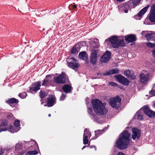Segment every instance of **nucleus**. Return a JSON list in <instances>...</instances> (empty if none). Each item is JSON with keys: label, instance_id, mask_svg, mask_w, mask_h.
I'll return each instance as SVG.
<instances>
[{"label": "nucleus", "instance_id": "nucleus-59", "mask_svg": "<svg viewBox=\"0 0 155 155\" xmlns=\"http://www.w3.org/2000/svg\"><path fill=\"white\" fill-rule=\"evenodd\" d=\"M153 87H155V84L153 85Z\"/></svg>", "mask_w": 155, "mask_h": 155}, {"label": "nucleus", "instance_id": "nucleus-60", "mask_svg": "<svg viewBox=\"0 0 155 155\" xmlns=\"http://www.w3.org/2000/svg\"><path fill=\"white\" fill-rule=\"evenodd\" d=\"M143 32H143V31L142 32V34H143Z\"/></svg>", "mask_w": 155, "mask_h": 155}, {"label": "nucleus", "instance_id": "nucleus-37", "mask_svg": "<svg viewBox=\"0 0 155 155\" xmlns=\"http://www.w3.org/2000/svg\"><path fill=\"white\" fill-rule=\"evenodd\" d=\"M71 6H72L73 9H75L77 7V5H76L74 3L71 4L69 5L68 7V8L70 10H71Z\"/></svg>", "mask_w": 155, "mask_h": 155}, {"label": "nucleus", "instance_id": "nucleus-27", "mask_svg": "<svg viewBox=\"0 0 155 155\" xmlns=\"http://www.w3.org/2000/svg\"><path fill=\"white\" fill-rule=\"evenodd\" d=\"M141 0H130L129 1V3H130L133 7H135L138 4Z\"/></svg>", "mask_w": 155, "mask_h": 155}, {"label": "nucleus", "instance_id": "nucleus-23", "mask_svg": "<svg viewBox=\"0 0 155 155\" xmlns=\"http://www.w3.org/2000/svg\"><path fill=\"white\" fill-rule=\"evenodd\" d=\"M7 125V124L6 122H3L1 123L0 124V132L7 130V127H6Z\"/></svg>", "mask_w": 155, "mask_h": 155}, {"label": "nucleus", "instance_id": "nucleus-53", "mask_svg": "<svg viewBox=\"0 0 155 155\" xmlns=\"http://www.w3.org/2000/svg\"><path fill=\"white\" fill-rule=\"evenodd\" d=\"M93 147H94V150H96V147H95V146H91L90 147V148H92Z\"/></svg>", "mask_w": 155, "mask_h": 155}, {"label": "nucleus", "instance_id": "nucleus-26", "mask_svg": "<svg viewBox=\"0 0 155 155\" xmlns=\"http://www.w3.org/2000/svg\"><path fill=\"white\" fill-rule=\"evenodd\" d=\"M80 48L78 45H74L71 50V52L72 53L75 54L77 52H78V49H80Z\"/></svg>", "mask_w": 155, "mask_h": 155}, {"label": "nucleus", "instance_id": "nucleus-49", "mask_svg": "<svg viewBox=\"0 0 155 155\" xmlns=\"http://www.w3.org/2000/svg\"><path fill=\"white\" fill-rule=\"evenodd\" d=\"M26 152V151H23L22 152L19 151V153H20V155H22L23 154H24L25 152Z\"/></svg>", "mask_w": 155, "mask_h": 155}, {"label": "nucleus", "instance_id": "nucleus-38", "mask_svg": "<svg viewBox=\"0 0 155 155\" xmlns=\"http://www.w3.org/2000/svg\"><path fill=\"white\" fill-rule=\"evenodd\" d=\"M18 96L21 98H25L27 96V94L26 93H24L23 94H19Z\"/></svg>", "mask_w": 155, "mask_h": 155}, {"label": "nucleus", "instance_id": "nucleus-48", "mask_svg": "<svg viewBox=\"0 0 155 155\" xmlns=\"http://www.w3.org/2000/svg\"><path fill=\"white\" fill-rule=\"evenodd\" d=\"M117 155H125V154L122 152H119L117 153Z\"/></svg>", "mask_w": 155, "mask_h": 155}, {"label": "nucleus", "instance_id": "nucleus-45", "mask_svg": "<svg viewBox=\"0 0 155 155\" xmlns=\"http://www.w3.org/2000/svg\"><path fill=\"white\" fill-rule=\"evenodd\" d=\"M21 145L19 144H16V146H15V148H16V149L17 150V149L19 150H20V149H19L18 148H19V147H20V148H21Z\"/></svg>", "mask_w": 155, "mask_h": 155}, {"label": "nucleus", "instance_id": "nucleus-32", "mask_svg": "<svg viewBox=\"0 0 155 155\" xmlns=\"http://www.w3.org/2000/svg\"><path fill=\"white\" fill-rule=\"evenodd\" d=\"M48 93L44 91H41L40 93V96L41 99H42L46 96Z\"/></svg>", "mask_w": 155, "mask_h": 155}, {"label": "nucleus", "instance_id": "nucleus-4", "mask_svg": "<svg viewBox=\"0 0 155 155\" xmlns=\"http://www.w3.org/2000/svg\"><path fill=\"white\" fill-rule=\"evenodd\" d=\"M150 74L148 71H143L140 75L139 80L140 83L143 84H146L149 80Z\"/></svg>", "mask_w": 155, "mask_h": 155}, {"label": "nucleus", "instance_id": "nucleus-25", "mask_svg": "<svg viewBox=\"0 0 155 155\" xmlns=\"http://www.w3.org/2000/svg\"><path fill=\"white\" fill-rule=\"evenodd\" d=\"M79 57L83 60L86 59L87 57V55L86 52L83 51L80 52L79 54Z\"/></svg>", "mask_w": 155, "mask_h": 155}, {"label": "nucleus", "instance_id": "nucleus-47", "mask_svg": "<svg viewBox=\"0 0 155 155\" xmlns=\"http://www.w3.org/2000/svg\"><path fill=\"white\" fill-rule=\"evenodd\" d=\"M88 137H89V136H88V135L86 134H84L83 138L88 139Z\"/></svg>", "mask_w": 155, "mask_h": 155}, {"label": "nucleus", "instance_id": "nucleus-9", "mask_svg": "<svg viewBox=\"0 0 155 155\" xmlns=\"http://www.w3.org/2000/svg\"><path fill=\"white\" fill-rule=\"evenodd\" d=\"M71 59L72 61L69 63V66L72 69L76 71L79 67V64L78 61L76 60L74 58H72Z\"/></svg>", "mask_w": 155, "mask_h": 155}, {"label": "nucleus", "instance_id": "nucleus-39", "mask_svg": "<svg viewBox=\"0 0 155 155\" xmlns=\"http://www.w3.org/2000/svg\"><path fill=\"white\" fill-rule=\"evenodd\" d=\"M7 118L8 119L13 120L14 119L13 115L12 114H9L7 116Z\"/></svg>", "mask_w": 155, "mask_h": 155}, {"label": "nucleus", "instance_id": "nucleus-17", "mask_svg": "<svg viewBox=\"0 0 155 155\" xmlns=\"http://www.w3.org/2000/svg\"><path fill=\"white\" fill-rule=\"evenodd\" d=\"M143 111L146 115L150 117H153L155 115L154 112L151 110L148 107L144 108Z\"/></svg>", "mask_w": 155, "mask_h": 155}, {"label": "nucleus", "instance_id": "nucleus-30", "mask_svg": "<svg viewBox=\"0 0 155 155\" xmlns=\"http://www.w3.org/2000/svg\"><path fill=\"white\" fill-rule=\"evenodd\" d=\"M153 34L148 33L145 35V37L148 41H152V38L153 37Z\"/></svg>", "mask_w": 155, "mask_h": 155}, {"label": "nucleus", "instance_id": "nucleus-15", "mask_svg": "<svg viewBox=\"0 0 155 155\" xmlns=\"http://www.w3.org/2000/svg\"><path fill=\"white\" fill-rule=\"evenodd\" d=\"M55 98L53 96L48 97L47 98V103L46 105H44L45 106L51 107L55 103Z\"/></svg>", "mask_w": 155, "mask_h": 155}, {"label": "nucleus", "instance_id": "nucleus-1", "mask_svg": "<svg viewBox=\"0 0 155 155\" xmlns=\"http://www.w3.org/2000/svg\"><path fill=\"white\" fill-rule=\"evenodd\" d=\"M92 104L94 112L98 115H104L107 112V109L105 107L106 103H102L98 99L92 100Z\"/></svg>", "mask_w": 155, "mask_h": 155}, {"label": "nucleus", "instance_id": "nucleus-13", "mask_svg": "<svg viewBox=\"0 0 155 155\" xmlns=\"http://www.w3.org/2000/svg\"><path fill=\"white\" fill-rule=\"evenodd\" d=\"M132 138L135 140L136 138L139 139L140 135V132L139 130L136 128H133L132 130Z\"/></svg>", "mask_w": 155, "mask_h": 155}, {"label": "nucleus", "instance_id": "nucleus-31", "mask_svg": "<svg viewBox=\"0 0 155 155\" xmlns=\"http://www.w3.org/2000/svg\"><path fill=\"white\" fill-rule=\"evenodd\" d=\"M38 153V152L36 150L33 151H30L27 152L25 153L26 155H34L37 154Z\"/></svg>", "mask_w": 155, "mask_h": 155}, {"label": "nucleus", "instance_id": "nucleus-7", "mask_svg": "<svg viewBox=\"0 0 155 155\" xmlns=\"http://www.w3.org/2000/svg\"><path fill=\"white\" fill-rule=\"evenodd\" d=\"M133 8L132 5L129 3V1L123 3L118 7V9L121 11H123L125 13H127L128 10Z\"/></svg>", "mask_w": 155, "mask_h": 155}, {"label": "nucleus", "instance_id": "nucleus-54", "mask_svg": "<svg viewBox=\"0 0 155 155\" xmlns=\"http://www.w3.org/2000/svg\"><path fill=\"white\" fill-rule=\"evenodd\" d=\"M49 77H50V78H51V76L50 75H47L46 76V78H49Z\"/></svg>", "mask_w": 155, "mask_h": 155}, {"label": "nucleus", "instance_id": "nucleus-12", "mask_svg": "<svg viewBox=\"0 0 155 155\" xmlns=\"http://www.w3.org/2000/svg\"><path fill=\"white\" fill-rule=\"evenodd\" d=\"M111 54V53L109 51H107L101 57V63L107 62L110 58Z\"/></svg>", "mask_w": 155, "mask_h": 155}, {"label": "nucleus", "instance_id": "nucleus-33", "mask_svg": "<svg viewBox=\"0 0 155 155\" xmlns=\"http://www.w3.org/2000/svg\"><path fill=\"white\" fill-rule=\"evenodd\" d=\"M135 118L138 120H142L143 119V116L140 114H139L138 113H137L135 115Z\"/></svg>", "mask_w": 155, "mask_h": 155}, {"label": "nucleus", "instance_id": "nucleus-21", "mask_svg": "<svg viewBox=\"0 0 155 155\" xmlns=\"http://www.w3.org/2000/svg\"><path fill=\"white\" fill-rule=\"evenodd\" d=\"M149 7V5H147V6L144 7L143 8L141 9L138 13V16L140 17L142 16L147 11Z\"/></svg>", "mask_w": 155, "mask_h": 155}, {"label": "nucleus", "instance_id": "nucleus-14", "mask_svg": "<svg viewBox=\"0 0 155 155\" xmlns=\"http://www.w3.org/2000/svg\"><path fill=\"white\" fill-rule=\"evenodd\" d=\"M97 53L96 51L95 50H92L91 55V63L94 64L97 61Z\"/></svg>", "mask_w": 155, "mask_h": 155}, {"label": "nucleus", "instance_id": "nucleus-50", "mask_svg": "<svg viewBox=\"0 0 155 155\" xmlns=\"http://www.w3.org/2000/svg\"><path fill=\"white\" fill-rule=\"evenodd\" d=\"M151 41H155V35L153 34V37L152 38V39Z\"/></svg>", "mask_w": 155, "mask_h": 155}, {"label": "nucleus", "instance_id": "nucleus-3", "mask_svg": "<svg viewBox=\"0 0 155 155\" xmlns=\"http://www.w3.org/2000/svg\"><path fill=\"white\" fill-rule=\"evenodd\" d=\"M105 41L107 43L109 41L110 42L112 46L114 48H117L119 47H124L125 44L123 39H120L116 36H112L106 40Z\"/></svg>", "mask_w": 155, "mask_h": 155}, {"label": "nucleus", "instance_id": "nucleus-61", "mask_svg": "<svg viewBox=\"0 0 155 155\" xmlns=\"http://www.w3.org/2000/svg\"><path fill=\"white\" fill-rule=\"evenodd\" d=\"M43 103V102L41 103V104H42Z\"/></svg>", "mask_w": 155, "mask_h": 155}, {"label": "nucleus", "instance_id": "nucleus-19", "mask_svg": "<svg viewBox=\"0 0 155 155\" xmlns=\"http://www.w3.org/2000/svg\"><path fill=\"white\" fill-rule=\"evenodd\" d=\"M124 74L126 76L131 77L132 79H134L135 78L134 75V71L132 70H126L124 72Z\"/></svg>", "mask_w": 155, "mask_h": 155}, {"label": "nucleus", "instance_id": "nucleus-43", "mask_svg": "<svg viewBox=\"0 0 155 155\" xmlns=\"http://www.w3.org/2000/svg\"><path fill=\"white\" fill-rule=\"evenodd\" d=\"M83 143L84 144H87L88 143V139L85 138H83Z\"/></svg>", "mask_w": 155, "mask_h": 155}, {"label": "nucleus", "instance_id": "nucleus-55", "mask_svg": "<svg viewBox=\"0 0 155 155\" xmlns=\"http://www.w3.org/2000/svg\"><path fill=\"white\" fill-rule=\"evenodd\" d=\"M125 0H117V1L118 2H122L124 1Z\"/></svg>", "mask_w": 155, "mask_h": 155}, {"label": "nucleus", "instance_id": "nucleus-2", "mask_svg": "<svg viewBox=\"0 0 155 155\" xmlns=\"http://www.w3.org/2000/svg\"><path fill=\"white\" fill-rule=\"evenodd\" d=\"M130 134L127 131L122 132L116 142L117 147L121 149L127 148L129 143Z\"/></svg>", "mask_w": 155, "mask_h": 155}, {"label": "nucleus", "instance_id": "nucleus-29", "mask_svg": "<svg viewBox=\"0 0 155 155\" xmlns=\"http://www.w3.org/2000/svg\"><path fill=\"white\" fill-rule=\"evenodd\" d=\"M7 102L9 103H17L18 102V101L14 98H12L8 100Z\"/></svg>", "mask_w": 155, "mask_h": 155}, {"label": "nucleus", "instance_id": "nucleus-35", "mask_svg": "<svg viewBox=\"0 0 155 155\" xmlns=\"http://www.w3.org/2000/svg\"><path fill=\"white\" fill-rule=\"evenodd\" d=\"M20 125V121L18 120H16L14 123V125L15 127L18 128L19 127V126Z\"/></svg>", "mask_w": 155, "mask_h": 155}, {"label": "nucleus", "instance_id": "nucleus-6", "mask_svg": "<svg viewBox=\"0 0 155 155\" xmlns=\"http://www.w3.org/2000/svg\"><path fill=\"white\" fill-rule=\"evenodd\" d=\"M66 74L64 72L59 75L58 76L54 78V81L56 83L64 84L65 83Z\"/></svg>", "mask_w": 155, "mask_h": 155}, {"label": "nucleus", "instance_id": "nucleus-46", "mask_svg": "<svg viewBox=\"0 0 155 155\" xmlns=\"http://www.w3.org/2000/svg\"><path fill=\"white\" fill-rule=\"evenodd\" d=\"M65 98V95L63 94L60 97V100H63Z\"/></svg>", "mask_w": 155, "mask_h": 155}, {"label": "nucleus", "instance_id": "nucleus-36", "mask_svg": "<svg viewBox=\"0 0 155 155\" xmlns=\"http://www.w3.org/2000/svg\"><path fill=\"white\" fill-rule=\"evenodd\" d=\"M84 134L88 135L89 136V137H90L91 136V134L90 132L86 128L84 130Z\"/></svg>", "mask_w": 155, "mask_h": 155}, {"label": "nucleus", "instance_id": "nucleus-42", "mask_svg": "<svg viewBox=\"0 0 155 155\" xmlns=\"http://www.w3.org/2000/svg\"><path fill=\"white\" fill-rule=\"evenodd\" d=\"M117 153L118 151H117V150L114 149L113 150L110 155H117L118 153Z\"/></svg>", "mask_w": 155, "mask_h": 155}, {"label": "nucleus", "instance_id": "nucleus-41", "mask_svg": "<svg viewBox=\"0 0 155 155\" xmlns=\"http://www.w3.org/2000/svg\"><path fill=\"white\" fill-rule=\"evenodd\" d=\"M110 85H111L113 87H116L117 86V83L114 82H111L109 83Z\"/></svg>", "mask_w": 155, "mask_h": 155}, {"label": "nucleus", "instance_id": "nucleus-16", "mask_svg": "<svg viewBox=\"0 0 155 155\" xmlns=\"http://www.w3.org/2000/svg\"><path fill=\"white\" fill-rule=\"evenodd\" d=\"M125 40L128 43L133 42L136 40V37L134 35H130L125 36Z\"/></svg>", "mask_w": 155, "mask_h": 155}, {"label": "nucleus", "instance_id": "nucleus-40", "mask_svg": "<svg viewBox=\"0 0 155 155\" xmlns=\"http://www.w3.org/2000/svg\"><path fill=\"white\" fill-rule=\"evenodd\" d=\"M147 45L150 47L152 48L154 47L155 46V44H153L150 42H148L147 43Z\"/></svg>", "mask_w": 155, "mask_h": 155}, {"label": "nucleus", "instance_id": "nucleus-62", "mask_svg": "<svg viewBox=\"0 0 155 155\" xmlns=\"http://www.w3.org/2000/svg\"><path fill=\"white\" fill-rule=\"evenodd\" d=\"M95 41H94V42H95Z\"/></svg>", "mask_w": 155, "mask_h": 155}, {"label": "nucleus", "instance_id": "nucleus-28", "mask_svg": "<svg viewBox=\"0 0 155 155\" xmlns=\"http://www.w3.org/2000/svg\"><path fill=\"white\" fill-rule=\"evenodd\" d=\"M104 129L102 130H98L95 131L96 138H97L99 135L103 134L104 132Z\"/></svg>", "mask_w": 155, "mask_h": 155}, {"label": "nucleus", "instance_id": "nucleus-20", "mask_svg": "<svg viewBox=\"0 0 155 155\" xmlns=\"http://www.w3.org/2000/svg\"><path fill=\"white\" fill-rule=\"evenodd\" d=\"M88 107V112L91 115L90 117L92 119L97 121L98 120V118L93 113V110L91 108Z\"/></svg>", "mask_w": 155, "mask_h": 155}, {"label": "nucleus", "instance_id": "nucleus-34", "mask_svg": "<svg viewBox=\"0 0 155 155\" xmlns=\"http://www.w3.org/2000/svg\"><path fill=\"white\" fill-rule=\"evenodd\" d=\"M50 80L45 79L42 84V85L43 86H47L49 83Z\"/></svg>", "mask_w": 155, "mask_h": 155}, {"label": "nucleus", "instance_id": "nucleus-52", "mask_svg": "<svg viewBox=\"0 0 155 155\" xmlns=\"http://www.w3.org/2000/svg\"><path fill=\"white\" fill-rule=\"evenodd\" d=\"M153 54L155 58V50L153 51Z\"/></svg>", "mask_w": 155, "mask_h": 155}, {"label": "nucleus", "instance_id": "nucleus-5", "mask_svg": "<svg viewBox=\"0 0 155 155\" xmlns=\"http://www.w3.org/2000/svg\"><path fill=\"white\" fill-rule=\"evenodd\" d=\"M121 99L118 96L116 97L111 98L110 101L109 103L110 105L113 108L116 109L119 107Z\"/></svg>", "mask_w": 155, "mask_h": 155}, {"label": "nucleus", "instance_id": "nucleus-57", "mask_svg": "<svg viewBox=\"0 0 155 155\" xmlns=\"http://www.w3.org/2000/svg\"><path fill=\"white\" fill-rule=\"evenodd\" d=\"M48 116H49V117H50V116H51V114H48Z\"/></svg>", "mask_w": 155, "mask_h": 155}, {"label": "nucleus", "instance_id": "nucleus-24", "mask_svg": "<svg viewBox=\"0 0 155 155\" xmlns=\"http://www.w3.org/2000/svg\"><path fill=\"white\" fill-rule=\"evenodd\" d=\"M20 129V127L16 128L15 127H13L12 126H10L8 129V131L12 133L16 132Z\"/></svg>", "mask_w": 155, "mask_h": 155}, {"label": "nucleus", "instance_id": "nucleus-11", "mask_svg": "<svg viewBox=\"0 0 155 155\" xmlns=\"http://www.w3.org/2000/svg\"><path fill=\"white\" fill-rule=\"evenodd\" d=\"M149 15V20L152 22L155 21V4L151 7Z\"/></svg>", "mask_w": 155, "mask_h": 155}, {"label": "nucleus", "instance_id": "nucleus-56", "mask_svg": "<svg viewBox=\"0 0 155 155\" xmlns=\"http://www.w3.org/2000/svg\"><path fill=\"white\" fill-rule=\"evenodd\" d=\"M86 146H84V147H83L82 148V150H83V149H84V148H85V147H86Z\"/></svg>", "mask_w": 155, "mask_h": 155}, {"label": "nucleus", "instance_id": "nucleus-58", "mask_svg": "<svg viewBox=\"0 0 155 155\" xmlns=\"http://www.w3.org/2000/svg\"><path fill=\"white\" fill-rule=\"evenodd\" d=\"M94 40H96L97 41H98V40H97V39H94Z\"/></svg>", "mask_w": 155, "mask_h": 155}, {"label": "nucleus", "instance_id": "nucleus-44", "mask_svg": "<svg viewBox=\"0 0 155 155\" xmlns=\"http://www.w3.org/2000/svg\"><path fill=\"white\" fill-rule=\"evenodd\" d=\"M149 94L152 96H155V90H152L150 92Z\"/></svg>", "mask_w": 155, "mask_h": 155}, {"label": "nucleus", "instance_id": "nucleus-8", "mask_svg": "<svg viewBox=\"0 0 155 155\" xmlns=\"http://www.w3.org/2000/svg\"><path fill=\"white\" fill-rule=\"evenodd\" d=\"M114 77L119 82L123 85H127L129 84V81L126 78L120 74L115 75L114 76Z\"/></svg>", "mask_w": 155, "mask_h": 155}, {"label": "nucleus", "instance_id": "nucleus-10", "mask_svg": "<svg viewBox=\"0 0 155 155\" xmlns=\"http://www.w3.org/2000/svg\"><path fill=\"white\" fill-rule=\"evenodd\" d=\"M41 82L40 81L35 82L32 84V87L30 88V92L33 93V92H36L40 89Z\"/></svg>", "mask_w": 155, "mask_h": 155}, {"label": "nucleus", "instance_id": "nucleus-22", "mask_svg": "<svg viewBox=\"0 0 155 155\" xmlns=\"http://www.w3.org/2000/svg\"><path fill=\"white\" fill-rule=\"evenodd\" d=\"M71 87L68 84L64 85L62 87V89L66 93H69L71 90Z\"/></svg>", "mask_w": 155, "mask_h": 155}, {"label": "nucleus", "instance_id": "nucleus-18", "mask_svg": "<svg viewBox=\"0 0 155 155\" xmlns=\"http://www.w3.org/2000/svg\"><path fill=\"white\" fill-rule=\"evenodd\" d=\"M119 73V70L117 68H115L110 71H107L106 73L103 74L104 75H108Z\"/></svg>", "mask_w": 155, "mask_h": 155}, {"label": "nucleus", "instance_id": "nucleus-51", "mask_svg": "<svg viewBox=\"0 0 155 155\" xmlns=\"http://www.w3.org/2000/svg\"><path fill=\"white\" fill-rule=\"evenodd\" d=\"M3 153L2 149L1 148H0V155H2V154Z\"/></svg>", "mask_w": 155, "mask_h": 155}]
</instances>
